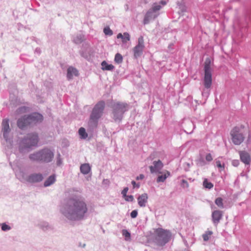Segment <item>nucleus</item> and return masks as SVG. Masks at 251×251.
<instances>
[{
    "instance_id": "nucleus-19",
    "label": "nucleus",
    "mask_w": 251,
    "mask_h": 251,
    "mask_svg": "<svg viewBox=\"0 0 251 251\" xmlns=\"http://www.w3.org/2000/svg\"><path fill=\"white\" fill-rule=\"evenodd\" d=\"M73 75L78 76V72L77 69L73 67H69L67 70V77L68 79L73 78Z\"/></svg>"
},
{
    "instance_id": "nucleus-45",
    "label": "nucleus",
    "mask_w": 251,
    "mask_h": 251,
    "mask_svg": "<svg viewBox=\"0 0 251 251\" xmlns=\"http://www.w3.org/2000/svg\"><path fill=\"white\" fill-rule=\"evenodd\" d=\"M131 184L133 185V188H139L140 187V184L136 183V182L134 180L131 181Z\"/></svg>"
},
{
    "instance_id": "nucleus-2",
    "label": "nucleus",
    "mask_w": 251,
    "mask_h": 251,
    "mask_svg": "<svg viewBox=\"0 0 251 251\" xmlns=\"http://www.w3.org/2000/svg\"><path fill=\"white\" fill-rule=\"evenodd\" d=\"M53 157V151L47 148H44L29 155V158L31 161L41 163L50 162Z\"/></svg>"
},
{
    "instance_id": "nucleus-21",
    "label": "nucleus",
    "mask_w": 251,
    "mask_h": 251,
    "mask_svg": "<svg viewBox=\"0 0 251 251\" xmlns=\"http://www.w3.org/2000/svg\"><path fill=\"white\" fill-rule=\"evenodd\" d=\"M80 170L82 174L87 175L90 172L91 167L89 164L84 163L80 166Z\"/></svg>"
},
{
    "instance_id": "nucleus-48",
    "label": "nucleus",
    "mask_w": 251,
    "mask_h": 251,
    "mask_svg": "<svg viewBox=\"0 0 251 251\" xmlns=\"http://www.w3.org/2000/svg\"><path fill=\"white\" fill-rule=\"evenodd\" d=\"M145 177V176L143 174H140L139 176H137L136 178L137 180L143 179Z\"/></svg>"
},
{
    "instance_id": "nucleus-17",
    "label": "nucleus",
    "mask_w": 251,
    "mask_h": 251,
    "mask_svg": "<svg viewBox=\"0 0 251 251\" xmlns=\"http://www.w3.org/2000/svg\"><path fill=\"white\" fill-rule=\"evenodd\" d=\"M43 179V176L41 174H33L30 175L27 179L28 181L30 182H38L41 181Z\"/></svg>"
},
{
    "instance_id": "nucleus-41",
    "label": "nucleus",
    "mask_w": 251,
    "mask_h": 251,
    "mask_svg": "<svg viewBox=\"0 0 251 251\" xmlns=\"http://www.w3.org/2000/svg\"><path fill=\"white\" fill-rule=\"evenodd\" d=\"M205 159L208 162H210L213 160V157L210 153H207L205 156Z\"/></svg>"
},
{
    "instance_id": "nucleus-37",
    "label": "nucleus",
    "mask_w": 251,
    "mask_h": 251,
    "mask_svg": "<svg viewBox=\"0 0 251 251\" xmlns=\"http://www.w3.org/2000/svg\"><path fill=\"white\" fill-rule=\"evenodd\" d=\"M125 200L127 201H133L134 200V198L132 195H126V196L124 197Z\"/></svg>"
},
{
    "instance_id": "nucleus-27",
    "label": "nucleus",
    "mask_w": 251,
    "mask_h": 251,
    "mask_svg": "<svg viewBox=\"0 0 251 251\" xmlns=\"http://www.w3.org/2000/svg\"><path fill=\"white\" fill-rule=\"evenodd\" d=\"M40 227L44 231L52 229V227L48 223L43 222L39 225Z\"/></svg>"
},
{
    "instance_id": "nucleus-34",
    "label": "nucleus",
    "mask_w": 251,
    "mask_h": 251,
    "mask_svg": "<svg viewBox=\"0 0 251 251\" xmlns=\"http://www.w3.org/2000/svg\"><path fill=\"white\" fill-rule=\"evenodd\" d=\"M103 32L105 35L111 36L113 34V31L109 27H106L103 29Z\"/></svg>"
},
{
    "instance_id": "nucleus-55",
    "label": "nucleus",
    "mask_w": 251,
    "mask_h": 251,
    "mask_svg": "<svg viewBox=\"0 0 251 251\" xmlns=\"http://www.w3.org/2000/svg\"><path fill=\"white\" fill-rule=\"evenodd\" d=\"M81 56H83V55H84V54H82V53H81Z\"/></svg>"
},
{
    "instance_id": "nucleus-1",
    "label": "nucleus",
    "mask_w": 251,
    "mask_h": 251,
    "mask_svg": "<svg viewBox=\"0 0 251 251\" xmlns=\"http://www.w3.org/2000/svg\"><path fill=\"white\" fill-rule=\"evenodd\" d=\"M74 189L68 190L69 196L64 199L60 211L68 220L78 221L84 219L88 211L87 205L84 199L74 194Z\"/></svg>"
},
{
    "instance_id": "nucleus-46",
    "label": "nucleus",
    "mask_w": 251,
    "mask_h": 251,
    "mask_svg": "<svg viewBox=\"0 0 251 251\" xmlns=\"http://www.w3.org/2000/svg\"><path fill=\"white\" fill-rule=\"evenodd\" d=\"M216 166L218 168H222V167L224 168V165H222L221 163V162L219 160H216Z\"/></svg>"
},
{
    "instance_id": "nucleus-16",
    "label": "nucleus",
    "mask_w": 251,
    "mask_h": 251,
    "mask_svg": "<svg viewBox=\"0 0 251 251\" xmlns=\"http://www.w3.org/2000/svg\"><path fill=\"white\" fill-rule=\"evenodd\" d=\"M241 160L245 164L249 165L251 162V157L249 153L245 151H241L239 152Z\"/></svg>"
},
{
    "instance_id": "nucleus-5",
    "label": "nucleus",
    "mask_w": 251,
    "mask_h": 251,
    "mask_svg": "<svg viewBox=\"0 0 251 251\" xmlns=\"http://www.w3.org/2000/svg\"><path fill=\"white\" fill-rule=\"evenodd\" d=\"M171 236V233L169 230L158 228L155 232L153 241L157 245L163 246L169 241Z\"/></svg>"
},
{
    "instance_id": "nucleus-23",
    "label": "nucleus",
    "mask_w": 251,
    "mask_h": 251,
    "mask_svg": "<svg viewBox=\"0 0 251 251\" xmlns=\"http://www.w3.org/2000/svg\"><path fill=\"white\" fill-rule=\"evenodd\" d=\"M170 176V173L169 171H166V173L164 174L159 175L157 178L156 181L157 182H163L165 181L166 179Z\"/></svg>"
},
{
    "instance_id": "nucleus-30",
    "label": "nucleus",
    "mask_w": 251,
    "mask_h": 251,
    "mask_svg": "<svg viewBox=\"0 0 251 251\" xmlns=\"http://www.w3.org/2000/svg\"><path fill=\"white\" fill-rule=\"evenodd\" d=\"M161 8L162 6L159 4L154 3L150 9L156 13V12L159 11Z\"/></svg>"
},
{
    "instance_id": "nucleus-25",
    "label": "nucleus",
    "mask_w": 251,
    "mask_h": 251,
    "mask_svg": "<svg viewBox=\"0 0 251 251\" xmlns=\"http://www.w3.org/2000/svg\"><path fill=\"white\" fill-rule=\"evenodd\" d=\"M122 40L123 42L122 46L123 48L126 49L128 48V46H127L126 44L127 41L130 40V35L129 33L127 32H124V36Z\"/></svg>"
},
{
    "instance_id": "nucleus-4",
    "label": "nucleus",
    "mask_w": 251,
    "mask_h": 251,
    "mask_svg": "<svg viewBox=\"0 0 251 251\" xmlns=\"http://www.w3.org/2000/svg\"><path fill=\"white\" fill-rule=\"evenodd\" d=\"M38 140V136L37 133H31L27 134L21 142L19 147L20 152H23L25 149L36 146Z\"/></svg>"
},
{
    "instance_id": "nucleus-36",
    "label": "nucleus",
    "mask_w": 251,
    "mask_h": 251,
    "mask_svg": "<svg viewBox=\"0 0 251 251\" xmlns=\"http://www.w3.org/2000/svg\"><path fill=\"white\" fill-rule=\"evenodd\" d=\"M11 229V227L8 225H7L5 224H3L1 226V229L3 231H7Z\"/></svg>"
},
{
    "instance_id": "nucleus-35",
    "label": "nucleus",
    "mask_w": 251,
    "mask_h": 251,
    "mask_svg": "<svg viewBox=\"0 0 251 251\" xmlns=\"http://www.w3.org/2000/svg\"><path fill=\"white\" fill-rule=\"evenodd\" d=\"M187 125L191 128L190 129H187V130L186 131V132H187L188 133H191L192 132L193 129H194V125H193V123L191 121H188Z\"/></svg>"
},
{
    "instance_id": "nucleus-9",
    "label": "nucleus",
    "mask_w": 251,
    "mask_h": 251,
    "mask_svg": "<svg viewBox=\"0 0 251 251\" xmlns=\"http://www.w3.org/2000/svg\"><path fill=\"white\" fill-rule=\"evenodd\" d=\"M144 48L145 45L143 37L140 36L138 38L137 44L133 49L135 58L137 59L142 55Z\"/></svg>"
},
{
    "instance_id": "nucleus-11",
    "label": "nucleus",
    "mask_w": 251,
    "mask_h": 251,
    "mask_svg": "<svg viewBox=\"0 0 251 251\" xmlns=\"http://www.w3.org/2000/svg\"><path fill=\"white\" fill-rule=\"evenodd\" d=\"M1 126L3 138L6 141H7L9 139V133L11 131L9 125V120L6 119L3 120L1 123Z\"/></svg>"
},
{
    "instance_id": "nucleus-8",
    "label": "nucleus",
    "mask_w": 251,
    "mask_h": 251,
    "mask_svg": "<svg viewBox=\"0 0 251 251\" xmlns=\"http://www.w3.org/2000/svg\"><path fill=\"white\" fill-rule=\"evenodd\" d=\"M230 135L233 143L235 145H240L244 140V137L240 132V128L239 127H234L230 131Z\"/></svg>"
},
{
    "instance_id": "nucleus-33",
    "label": "nucleus",
    "mask_w": 251,
    "mask_h": 251,
    "mask_svg": "<svg viewBox=\"0 0 251 251\" xmlns=\"http://www.w3.org/2000/svg\"><path fill=\"white\" fill-rule=\"evenodd\" d=\"M212 234V232L211 231H208L205 232L204 234L202 235V237L203 239V240L205 241H208L209 239V236L211 235Z\"/></svg>"
},
{
    "instance_id": "nucleus-52",
    "label": "nucleus",
    "mask_w": 251,
    "mask_h": 251,
    "mask_svg": "<svg viewBox=\"0 0 251 251\" xmlns=\"http://www.w3.org/2000/svg\"><path fill=\"white\" fill-rule=\"evenodd\" d=\"M35 52H38L39 54L40 53V52H41L40 49H38V48L36 49Z\"/></svg>"
},
{
    "instance_id": "nucleus-38",
    "label": "nucleus",
    "mask_w": 251,
    "mask_h": 251,
    "mask_svg": "<svg viewBox=\"0 0 251 251\" xmlns=\"http://www.w3.org/2000/svg\"><path fill=\"white\" fill-rule=\"evenodd\" d=\"M197 164L200 166H204L205 164V161L202 157H201L199 159Z\"/></svg>"
},
{
    "instance_id": "nucleus-57",
    "label": "nucleus",
    "mask_w": 251,
    "mask_h": 251,
    "mask_svg": "<svg viewBox=\"0 0 251 251\" xmlns=\"http://www.w3.org/2000/svg\"><path fill=\"white\" fill-rule=\"evenodd\" d=\"M202 95L203 96L204 95V93L203 92H202Z\"/></svg>"
},
{
    "instance_id": "nucleus-50",
    "label": "nucleus",
    "mask_w": 251,
    "mask_h": 251,
    "mask_svg": "<svg viewBox=\"0 0 251 251\" xmlns=\"http://www.w3.org/2000/svg\"><path fill=\"white\" fill-rule=\"evenodd\" d=\"M25 107H21L20 108H19L18 109V111L19 112H21L23 110H25Z\"/></svg>"
},
{
    "instance_id": "nucleus-6",
    "label": "nucleus",
    "mask_w": 251,
    "mask_h": 251,
    "mask_svg": "<svg viewBox=\"0 0 251 251\" xmlns=\"http://www.w3.org/2000/svg\"><path fill=\"white\" fill-rule=\"evenodd\" d=\"M204 76L203 79V84L204 87L209 89L212 85V71L211 67V60L207 58L204 62Z\"/></svg>"
},
{
    "instance_id": "nucleus-43",
    "label": "nucleus",
    "mask_w": 251,
    "mask_h": 251,
    "mask_svg": "<svg viewBox=\"0 0 251 251\" xmlns=\"http://www.w3.org/2000/svg\"><path fill=\"white\" fill-rule=\"evenodd\" d=\"M128 190V188L126 187L124 188L123 191L121 192V194L123 195V197L126 196V193Z\"/></svg>"
},
{
    "instance_id": "nucleus-20",
    "label": "nucleus",
    "mask_w": 251,
    "mask_h": 251,
    "mask_svg": "<svg viewBox=\"0 0 251 251\" xmlns=\"http://www.w3.org/2000/svg\"><path fill=\"white\" fill-rule=\"evenodd\" d=\"M98 120L95 119H92L90 117L89 121L88 122V129L89 130L93 132L95 129H96L98 126Z\"/></svg>"
},
{
    "instance_id": "nucleus-56",
    "label": "nucleus",
    "mask_w": 251,
    "mask_h": 251,
    "mask_svg": "<svg viewBox=\"0 0 251 251\" xmlns=\"http://www.w3.org/2000/svg\"><path fill=\"white\" fill-rule=\"evenodd\" d=\"M81 56H83V55H84V54H82V53H81Z\"/></svg>"
},
{
    "instance_id": "nucleus-3",
    "label": "nucleus",
    "mask_w": 251,
    "mask_h": 251,
    "mask_svg": "<svg viewBox=\"0 0 251 251\" xmlns=\"http://www.w3.org/2000/svg\"><path fill=\"white\" fill-rule=\"evenodd\" d=\"M112 109L113 118L115 122H121L125 112L128 110L129 105L126 102H116L111 105Z\"/></svg>"
},
{
    "instance_id": "nucleus-7",
    "label": "nucleus",
    "mask_w": 251,
    "mask_h": 251,
    "mask_svg": "<svg viewBox=\"0 0 251 251\" xmlns=\"http://www.w3.org/2000/svg\"><path fill=\"white\" fill-rule=\"evenodd\" d=\"M104 107V101H100L94 107L90 117L99 120L102 115Z\"/></svg>"
},
{
    "instance_id": "nucleus-13",
    "label": "nucleus",
    "mask_w": 251,
    "mask_h": 251,
    "mask_svg": "<svg viewBox=\"0 0 251 251\" xmlns=\"http://www.w3.org/2000/svg\"><path fill=\"white\" fill-rule=\"evenodd\" d=\"M17 126L21 129H24L28 126H30L27 116L25 115L17 121Z\"/></svg>"
},
{
    "instance_id": "nucleus-32",
    "label": "nucleus",
    "mask_w": 251,
    "mask_h": 251,
    "mask_svg": "<svg viewBox=\"0 0 251 251\" xmlns=\"http://www.w3.org/2000/svg\"><path fill=\"white\" fill-rule=\"evenodd\" d=\"M114 60L115 62H116L118 64L121 63L123 61L122 55L121 54L117 53L115 55Z\"/></svg>"
},
{
    "instance_id": "nucleus-47",
    "label": "nucleus",
    "mask_w": 251,
    "mask_h": 251,
    "mask_svg": "<svg viewBox=\"0 0 251 251\" xmlns=\"http://www.w3.org/2000/svg\"><path fill=\"white\" fill-rule=\"evenodd\" d=\"M232 165L234 166H237L239 164V161L237 160H234L232 161Z\"/></svg>"
},
{
    "instance_id": "nucleus-51",
    "label": "nucleus",
    "mask_w": 251,
    "mask_h": 251,
    "mask_svg": "<svg viewBox=\"0 0 251 251\" xmlns=\"http://www.w3.org/2000/svg\"><path fill=\"white\" fill-rule=\"evenodd\" d=\"M159 3L162 4L163 5H165L166 4V2L164 0L160 1Z\"/></svg>"
},
{
    "instance_id": "nucleus-44",
    "label": "nucleus",
    "mask_w": 251,
    "mask_h": 251,
    "mask_svg": "<svg viewBox=\"0 0 251 251\" xmlns=\"http://www.w3.org/2000/svg\"><path fill=\"white\" fill-rule=\"evenodd\" d=\"M62 161L60 158V154H58L57 158L56 164L58 166H59L62 164Z\"/></svg>"
},
{
    "instance_id": "nucleus-14",
    "label": "nucleus",
    "mask_w": 251,
    "mask_h": 251,
    "mask_svg": "<svg viewBox=\"0 0 251 251\" xmlns=\"http://www.w3.org/2000/svg\"><path fill=\"white\" fill-rule=\"evenodd\" d=\"M223 217V212L220 210H215L212 213V219L214 224L217 226Z\"/></svg>"
},
{
    "instance_id": "nucleus-39",
    "label": "nucleus",
    "mask_w": 251,
    "mask_h": 251,
    "mask_svg": "<svg viewBox=\"0 0 251 251\" xmlns=\"http://www.w3.org/2000/svg\"><path fill=\"white\" fill-rule=\"evenodd\" d=\"M122 233L124 236L126 238H129L130 237V233L126 230L124 229L122 230Z\"/></svg>"
},
{
    "instance_id": "nucleus-22",
    "label": "nucleus",
    "mask_w": 251,
    "mask_h": 251,
    "mask_svg": "<svg viewBox=\"0 0 251 251\" xmlns=\"http://www.w3.org/2000/svg\"><path fill=\"white\" fill-rule=\"evenodd\" d=\"M56 180V176L55 175H52L50 176L48 179L44 182L45 187H48L53 184Z\"/></svg>"
},
{
    "instance_id": "nucleus-54",
    "label": "nucleus",
    "mask_w": 251,
    "mask_h": 251,
    "mask_svg": "<svg viewBox=\"0 0 251 251\" xmlns=\"http://www.w3.org/2000/svg\"><path fill=\"white\" fill-rule=\"evenodd\" d=\"M189 251V250H187V249H185V250H184V251Z\"/></svg>"
},
{
    "instance_id": "nucleus-26",
    "label": "nucleus",
    "mask_w": 251,
    "mask_h": 251,
    "mask_svg": "<svg viewBox=\"0 0 251 251\" xmlns=\"http://www.w3.org/2000/svg\"><path fill=\"white\" fill-rule=\"evenodd\" d=\"M101 69L103 70L112 71L114 66L112 64H108L106 61H103L101 63Z\"/></svg>"
},
{
    "instance_id": "nucleus-10",
    "label": "nucleus",
    "mask_w": 251,
    "mask_h": 251,
    "mask_svg": "<svg viewBox=\"0 0 251 251\" xmlns=\"http://www.w3.org/2000/svg\"><path fill=\"white\" fill-rule=\"evenodd\" d=\"M30 126L35 125L38 123H41L43 121V116L38 113H33L27 115Z\"/></svg>"
},
{
    "instance_id": "nucleus-42",
    "label": "nucleus",
    "mask_w": 251,
    "mask_h": 251,
    "mask_svg": "<svg viewBox=\"0 0 251 251\" xmlns=\"http://www.w3.org/2000/svg\"><path fill=\"white\" fill-rule=\"evenodd\" d=\"M189 186L188 182L185 179H182L181 181V186L185 188L188 187Z\"/></svg>"
},
{
    "instance_id": "nucleus-12",
    "label": "nucleus",
    "mask_w": 251,
    "mask_h": 251,
    "mask_svg": "<svg viewBox=\"0 0 251 251\" xmlns=\"http://www.w3.org/2000/svg\"><path fill=\"white\" fill-rule=\"evenodd\" d=\"M152 165L149 167L150 169L151 173V174L153 173H158L161 174L162 172H160V170L163 167V164L162 162L158 160V161H154L152 163Z\"/></svg>"
},
{
    "instance_id": "nucleus-58",
    "label": "nucleus",
    "mask_w": 251,
    "mask_h": 251,
    "mask_svg": "<svg viewBox=\"0 0 251 251\" xmlns=\"http://www.w3.org/2000/svg\"><path fill=\"white\" fill-rule=\"evenodd\" d=\"M1 67V64L0 63V67Z\"/></svg>"
},
{
    "instance_id": "nucleus-28",
    "label": "nucleus",
    "mask_w": 251,
    "mask_h": 251,
    "mask_svg": "<svg viewBox=\"0 0 251 251\" xmlns=\"http://www.w3.org/2000/svg\"><path fill=\"white\" fill-rule=\"evenodd\" d=\"M78 133L81 139H85L88 136V134L86 132L85 129L83 127H81L79 129Z\"/></svg>"
},
{
    "instance_id": "nucleus-49",
    "label": "nucleus",
    "mask_w": 251,
    "mask_h": 251,
    "mask_svg": "<svg viewBox=\"0 0 251 251\" xmlns=\"http://www.w3.org/2000/svg\"><path fill=\"white\" fill-rule=\"evenodd\" d=\"M124 33L123 34H122V33H119L117 36V38L118 39H119V38H121V39H123V38L124 37Z\"/></svg>"
},
{
    "instance_id": "nucleus-40",
    "label": "nucleus",
    "mask_w": 251,
    "mask_h": 251,
    "mask_svg": "<svg viewBox=\"0 0 251 251\" xmlns=\"http://www.w3.org/2000/svg\"><path fill=\"white\" fill-rule=\"evenodd\" d=\"M138 214V211L136 210H133L130 213V216L132 218H135Z\"/></svg>"
},
{
    "instance_id": "nucleus-29",
    "label": "nucleus",
    "mask_w": 251,
    "mask_h": 251,
    "mask_svg": "<svg viewBox=\"0 0 251 251\" xmlns=\"http://www.w3.org/2000/svg\"><path fill=\"white\" fill-rule=\"evenodd\" d=\"M203 186L204 188L208 189H211L213 187V184L211 182H209L206 178H205L203 181Z\"/></svg>"
},
{
    "instance_id": "nucleus-53",
    "label": "nucleus",
    "mask_w": 251,
    "mask_h": 251,
    "mask_svg": "<svg viewBox=\"0 0 251 251\" xmlns=\"http://www.w3.org/2000/svg\"><path fill=\"white\" fill-rule=\"evenodd\" d=\"M153 154H151L149 157V158L151 160H152L153 159Z\"/></svg>"
},
{
    "instance_id": "nucleus-24",
    "label": "nucleus",
    "mask_w": 251,
    "mask_h": 251,
    "mask_svg": "<svg viewBox=\"0 0 251 251\" xmlns=\"http://www.w3.org/2000/svg\"><path fill=\"white\" fill-rule=\"evenodd\" d=\"M84 40V35L82 34H79L74 38L73 42L76 44H79L81 43Z\"/></svg>"
},
{
    "instance_id": "nucleus-31",
    "label": "nucleus",
    "mask_w": 251,
    "mask_h": 251,
    "mask_svg": "<svg viewBox=\"0 0 251 251\" xmlns=\"http://www.w3.org/2000/svg\"><path fill=\"white\" fill-rule=\"evenodd\" d=\"M223 201L222 198L219 197L215 200V203L219 207L223 208H224Z\"/></svg>"
},
{
    "instance_id": "nucleus-18",
    "label": "nucleus",
    "mask_w": 251,
    "mask_h": 251,
    "mask_svg": "<svg viewBox=\"0 0 251 251\" xmlns=\"http://www.w3.org/2000/svg\"><path fill=\"white\" fill-rule=\"evenodd\" d=\"M148 196L147 193L142 194L137 198L138 204L140 207H145L148 202Z\"/></svg>"
},
{
    "instance_id": "nucleus-15",
    "label": "nucleus",
    "mask_w": 251,
    "mask_h": 251,
    "mask_svg": "<svg viewBox=\"0 0 251 251\" xmlns=\"http://www.w3.org/2000/svg\"><path fill=\"white\" fill-rule=\"evenodd\" d=\"M158 15V14H156L151 10L149 9L145 16L144 24L146 25L149 24L150 20L155 19Z\"/></svg>"
}]
</instances>
